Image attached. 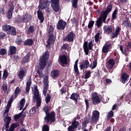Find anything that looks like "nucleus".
<instances>
[{"label":"nucleus","mask_w":131,"mask_h":131,"mask_svg":"<svg viewBox=\"0 0 131 131\" xmlns=\"http://www.w3.org/2000/svg\"><path fill=\"white\" fill-rule=\"evenodd\" d=\"M49 56L50 53H49V51H46L43 53L41 58H40L39 61V65L40 66V69H39V68H38V69H37L38 76L40 78L43 77V74L41 72V70H43L46 66H47V60L49 59Z\"/></svg>","instance_id":"nucleus-1"},{"label":"nucleus","mask_w":131,"mask_h":131,"mask_svg":"<svg viewBox=\"0 0 131 131\" xmlns=\"http://www.w3.org/2000/svg\"><path fill=\"white\" fill-rule=\"evenodd\" d=\"M92 101L94 105L99 104V103L101 102V99L98 96L97 93H94L92 94Z\"/></svg>","instance_id":"nucleus-10"},{"label":"nucleus","mask_w":131,"mask_h":131,"mask_svg":"<svg viewBox=\"0 0 131 131\" xmlns=\"http://www.w3.org/2000/svg\"><path fill=\"white\" fill-rule=\"evenodd\" d=\"M56 37L53 35H50L48 40L47 41L48 45H46L47 48H49L51 45H53L55 42Z\"/></svg>","instance_id":"nucleus-11"},{"label":"nucleus","mask_w":131,"mask_h":131,"mask_svg":"<svg viewBox=\"0 0 131 131\" xmlns=\"http://www.w3.org/2000/svg\"><path fill=\"white\" fill-rule=\"evenodd\" d=\"M21 93V89L19 87H16L14 92V96L15 97H17L18 95Z\"/></svg>","instance_id":"nucleus-34"},{"label":"nucleus","mask_w":131,"mask_h":131,"mask_svg":"<svg viewBox=\"0 0 131 131\" xmlns=\"http://www.w3.org/2000/svg\"><path fill=\"white\" fill-rule=\"evenodd\" d=\"M60 92H61L62 95H63V94H65V93H66V91H65V90H64V89H61Z\"/></svg>","instance_id":"nucleus-63"},{"label":"nucleus","mask_w":131,"mask_h":131,"mask_svg":"<svg viewBox=\"0 0 131 131\" xmlns=\"http://www.w3.org/2000/svg\"><path fill=\"white\" fill-rule=\"evenodd\" d=\"M112 11V5H110L106 7V9L104 11H102L101 15H102V17L103 18L104 20L107 19V16L110 12Z\"/></svg>","instance_id":"nucleus-6"},{"label":"nucleus","mask_w":131,"mask_h":131,"mask_svg":"<svg viewBox=\"0 0 131 131\" xmlns=\"http://www.w3.org/2000/svg\"><path fill=\"white\" fill-rule=\"evenodd\" d=\"M115 65V62H114V60L113 59H111L108 60L106 67L108 69H112L113 68V66Z\"/></svg>","instance_id":"nucleus-19"},{"label":"nucleus","mask_w":131,"mask_h":131,"mask_svg":"<svg viewBox=\"0 0 131 131\" xmlns=\"http://www.w3.org/2000/svg\"><path fill=\"white\" fill-rule=\"evenodd\" d=\"M37 16L39 20H40V23H42L45 20V17H43V15H42V12L40 10L37 11Z\"/></svg>","instance_id":"nucleus-21"},{"label":"nucleus","mask_w":131,"mask_h":131,"mask_svg":"<svg viewBox=\"0 0 131 131\" xmlns=\"http://www.w3.org/2000/svg\"><path fill=\"white\" fill-rule=\"evenodd\" d=\"M91 76V71H88L85 75V78H89Z\"/></svg>","instance_id":"nucleus-47"},{"label":"nucleus","mask_w":131,"mask_h":131,"mask_svg":"<svg viewBox=\"0 0 131 131\" xmlns=\"http://www.w3.org/2000/svg\"><path fill=\"white\" fill-rule=\"evenodd\" d=\"M9 75V74L8 73V71H7V70H4V74L3 76V79H6L7 77H8Z\"/></svg>","instance_id":"nucleus-41"},{"label":"nucleus","mask_w":131,"mask_h":131,"mask_svg":"<svg viewBox=\"0 0 131 131\" xmlns=\"http://www.w3.org/2000/svg\"><path fill=\"white\" fill-rule=\"evenodd\" d=\"M104 32L105 33H107L108 34H110L111 32H112V28L110 26H105L103 28Z\"/></svg>","instance_id":"nucleus-23"},{"label":"nucleus","mask_w":131,"mask_h":131,"mask_svg":"<svg viewBox=\"0 0 131 131\" xmlns=\"http://www.w3.org/2000/svg\"><path fill=\"white\" fill-rule=\"evenodd\" d=\"M31 86V77H29L27 80L26 91V93H29Z\"/></svg>","instance_id":"nucleus-18"},{"label":"nucleus","mask_w":131,"mask_h":131,"mask_svg":"<svg viewBox=\"0 0 131 131\" xmlns=\"http://www.w3.org/2000/svg\"><path fill=\"white\" fill-rule=\"evenodd\" d=\"M121 3L122 4H125V3H126L127 2V0H120Z\"/></svg>","instance_id":"nucleus-64"},{"label":"nucleus","mask_w":131,"mask_h":131,"mask_svg":"<svg viewBox=\"0 0 131 131\" xmlns=\"http://www.w3.org/2000/svg\"><path fill=\"white\" fill-rule=\"evenodd\" d=\"M127 50L130 51L131 50V43L129 42L127 46Z\"/></svg>","instance_id":"nucleus-55"},{"label":"nucleus","mask_w":131,"mask_h":131,"mask_svg":"<svg viewBox=\"0 0 131 131\" xmlns=\"http://www.w3.org/2000/svg\"><path fill=\"white\" fill-rule=\"evenodd\" d=\"M43 111L46 114V116L45 118V121L47 123L51 124V123L55 121V112H53L51 114H49V108L48 106H45L43 108Z\"/></svg>","instance_id":"nucleus-3"},{"label":"nucleus","mask_w":131,"mask_h":131,"mask_svg":"<svg viewBox=\"0 0 131 131\" xmlns=\"http://www.w3.org/2000/svg\"><path fill=\"white\" fill-rule=\"evenodd\" d=\"M97 61H94L93 62L91 63V64L90 65V68L91 69H95L96 67H97Z\"/></svg>","instance_id":"nucleus-36"},{"label":"nucleus","mask_w":131,"mask_h":131,"mask_svg":"<svg viewBox=\"0 0 131 131\" xmlns=\"http://www.w3.org/2000/svg\"><path fill=\"white\" fill-rule=\"evenodd\" d=\"M5 36H6V35L4 33H0V38H4Z\"/></svg>","instance_id":"nucleus-56"},{"label":"nucleus","mask_w":131,"mask_h":131,"mask_svg":"<svg viewBox=\"0 0 131 131\" xmlns=\"http://www.w3.org/2000/svg\"><path fill=\"white\" fill-rule=\"evenodd\" d=\"M114 113L113 111H111L108 113L107 117L108 118H112V117H113Z\"/></svg>","instance_id":"nucleus-52"},{"label":"nucleus","mask_w":131,"mask_h":131,"mask_svg":"<svg viewBox=\"0 0 131 131\" xmlns=\"http://www.w3.org/2000/svg\"><path fill=\"white\" fill-rule=\"evenodd\" d=\"M67 25V23L62 20H60L58 21L56 27L57 29L59 30H63L66 26Z\"/></svg>","instance_id":"nucleus-9"},{"label":"nucleus","mask_w":131,"mask_h":131,"mask_svg":"<svg viewBox=\"0 0 131 131\" xmlns=\"http://www.w3.org/2000/svg\"><path fill=\"white\" fill-rule=\"evenodd\" d=\"M23 114V112H21V113H19V114L14 116V120H15V121H17L18 120V119H19L20 117H21V116H22Z\"/></svg>","instance_id":"nucleus-43"},{"label":"nucleus","mask_w":131,"mask_h":131,"mask_svg":"<svg viewBox=\"0 0 131 131\" xmlns=\"http://www.w3.org/2000/svg\"><path fill=\"white\" fill-rule=\"evenodd\" d=\"M102 21H103L104 23H106V19H104V18L102 17V14H101L100 17L96 21V26H97L98 28H100V26L102 25Z\"/></svg>","instance_id":"nucleus-17"},{"label":"nucleus","mask_w":131,"mask_h":131,"mask_svg":"<svg viewBox=\"0 0 131 131\" xmlns=\"http://www.w3.org/2000/svg\"><path fill=\"white\" fill-rule=\"evenodd\" d=\"M72 125L74 126L75 128H76L77 126L79 125V122L76 121V117H75L73 119V120L72 121Z\"/></svg>","instance_id":"nucleus-30"},{"label":"nucleus","mask_w":131,"mask_h":131,"mask_svg":"<svg viewBox=\"0 0 131 131\" xmlns=\"http://www.w3.org/2000/svg\"><path fill=\"white\" fill-rule=\"evenodd\" d=\"M51 76L52 78H56L59 76V72L57 70H53L51 72Z\"/></svg>","instance_id":"nucleus-28"},{"label":"nucleus","mask_w":131,"mask_h":131,"mask_svg":"<svg viewBox=\"0 0 131 131\" xmlns=\"http://www.w3.org/2000/svg\"><path fill=\"white\" fill-rule=\"evenodd\" d=\"M53 31H54V28H53V26H50L49 29L48 30V33L50 35H53Z\"/></svg>","instance_id":"nucleus-44"},{"label":"nucleus","mask_w":131,"mask_h":131,"mask_svg":"<svg viewBox=\"0 0 131 131\" xmlns=\"http://www.w3.org/2000/svg\"><path fill=\"white\" fill-rule=\"evenodd\" d=\"M75 127L74 126H73L72 125L70 126L68 128V131H74V130L75 129Z\"/></svg>","instance_id":"nucleus-49"},{"label":"nucleus","mask_w":131,"mask_h":131,"mask_svg":"<svg viewBox=\"0 0 131 131\" xmlns=\"http://www.w3.org/2000/svg\"><path fill=\"white\" fill-rule=\"evenodd\" d=\"M74 70H75V72H76L77 74H78L79 72H78V68L77 66H74Z\"/></svg>","instance_id":"nucleus-53"},{"label":"nucleus","mask_w":131,"mask_h":131,"mask_svg":"<svg viewBox=\"0 0 131 131\" xmlns=\"http://www.w3.org/2000/svg\"><path fill=\"white\" fill-rule=\"evenodd\" d=\"M50 130V128L48 125H44L42 127V131H49Z\"/></svg>","instance_id":"nucleus-45"},{"label":"nucleus","mask_w":131,"mask_h":131,"mask_svg":"<svg viewBox=\"0 0 131 131\" xmlns=\"http://www.w3.org/2000/svg\"><path fill=\"white\" fill-rule=\"evenodd\" d=\"M106 83H111V82H112V81H111V80H110L109 79H107L106 80Z\"/></svg>","instance_id":"nucleus-60"},{"label":"nucleus","mask_w":131,"mask_h":131,"mask_svg":"<svg viewBox=\"0 0 131 131\" xmlns=\"http://www.w3.org/2000/svg\"><path fill=\"white\" fill-rule=\"evenodd\" d=\"M100 117V113L98 111L93 112V115L91 118L92 124H97Z\"/></svg>","instance_id":"nucleus-4"},{"label":"nucleus","mask_w":131,"mask_h":131,"mask_svg":"<svg viewBox=\"0 0 131 131\" xmlns=\"http://www.w3.org/2000/svg\"><path fill=\"white\" fill-rule=\"evenodd\" d=\"M77 3H78V0H72V4L73 7L76 9L77 8Z\"/></svg>","instance_id":"nucleus-39"},{"label":"nucleus","mask_w":131,"mask_h":131,"mask_svg":"<svg viewBox=\"0 0 131 131\" xmlns=\"http://www.w3.org/2000/svg\"><path fill=\"white\" fill-rule=\"evenodd\" d=\"M58 61L60 62V64H64L67 65V57L65 55H62L59 57Z\"/></svg>","instance_id":"nucleus-15"},{"label":"nucleus","mask_w":131,"mask_h":131,"mask_svg":"<svg viewBox=\"0 0 131 131\" xmlns=\"http://www.w3.org/2000/svg\"><path fill=\"white\" fill-rule=\"evenodd\" d=\"M90 65V62L88 60L83 61L80 64V69L81 70H84L88 68Z\"/></svg>","instance_id":"nucleus-12"},{"label":"nucleus","mask_w":131,"mask_h":131,"mask_svg":"<svg viewBox=\"0 0 131 131\" xmlns=\"http://www.w3.org/2000/svg\"><path fill=\"white\" fill-rule=\"evenodd\" d=\"M26 69H23L19 71L18 76L19 79H23V77L26 76Z\"/></svg>","instance_id":"nucleus-16"},{"label":"nucleus","mask_w":131,"mask_h":131,"mask_svg":"<svg viewBox=\"0 0 131 131\" xmlns=\"http://www.w3.org/2000/svg\"><path fill=\"white\" fill-rule=\"evenodd\" d=\"M45 101L47 104H48V103H49L50 101H51V96L49 95V94H48L47 97H46Z\"/></svg>","instance_id":"nucleus-46"},{"label":"nucleus","mask_w":131,"mask_h":131,"mask_svg":"<svg viewBox=\"0 0 131 131\" xmlns=\"http://www.w3.org/2000/svg\"><path fill=\"white\" fill-rule=\"evenodd\" d=\"M9 55L10 56H12V55H14L16 54V47L14 46H10L9 48Z\"/></svg>","instance_id":"nucleus-26"},{"label":"nucleus","mask_w":131,"mask_h":131,"mask_svg":"<svg viewBox=\"0 0 131 131\" xmlns=\"http://www.w3.org/2000/svg\"><path fill=\"white\" fill-rule=\"evenodd\" d=\"M51 6L55 12H59L60 10L59 0H51Z\"/></svg>","instance_id":"nucleus-7"},{"label":"nucleus","mask_w":131,"mask_h":131,"mask_svg":"<svg viewBox=\"0 0 131 131\" xmlns=\"http://www.w3.org/2000/svg\"><path fill=\"white\" fill-rule=\"evenodd\" d=\"M6 53H7V51L5 49H2L1 50L0 54L2 56H4V55H6Z\"/></svg>","instance_id":"nucleus-48"},{"label":"nucleus","mask_w":131,"mask_h":131,"mask_svg":"<svg viewBox=\"0 0 131 131\" xmlns=\"http://www.w3.org/2000/svg\"><path fill=\"white\" fill-rule=\"evenodd\" d=\"M40 4L38 6V9H45L48 8L50 6V2L49 0H39Z\"/></svg>","instance_id":"nucleus-8"},{"label":"nucleus","mask_w":131,"mask_h":131,"mask_svg":"<svg viewBox=\"0 0 131 131\" xmlns=\"http://www.w3.org/2000/svg\"><path fill=\"white\" fill-rule=\"evenodd\" d=\"M29 105V103L27 102L24 108H23V111H24V110H26V108H27L28 106Z\"/></svg>","instance_id":"nucleus-58"},{"label":"nucleus","mask_w":131,"mask_h":131,"mask_svg":"<svg viewBox=\"0 0 131 131\" xmlns=\"http://www.w3.org/2000/svg\"><path fill=\"white\" fill-rule=\"evenodd\" d=\"M30 59L29 55L27 54L23 59L22 63L23 64H25L26 62H28V60Z\"/></svg>","instance_id":"nucleus-35"},{"label":"nucleus","mask_w":131,"mask_h":131,"mask_svg":"<svg viewBox=\"0 0 131 131\" xmlns=\"http://www.w3.org/2000/svg\"><path fill=\"white\" fill-rule=\"evenodd\" d=\"M116 108H117V105L116 104H115L112 107V110H115Z\"/></svg>","instance_id":"nucleus-61"},{"label":"nucleus","mask_w":131,"mask_h":131,"mask_svg":"<svg viewBox=\"0 0 131 131\" xmlns=\"http://www.w3.org/2000/svg\"><path fill=\"white\" fill-rule=\"evenodd\" d=\"M93 46H94V44H93V41H92L89 44H88V42H84L83 49L86 55H89V50H92Z\"/></svg>","instance_id":"nucleus-5"},{"label":"nucleus","mask_w":131,"mask_h":131,"mask_svg":"<svg viewBox=\"0 0 131 131\" xmlns=\"http://www.w3.org/2000/svg\"><path fill=\"white\" fill-rule=\"evenodd\" d=\"M25 45L26 46H32L33 43V40L32 39H29L24 41Z\"/></svg>","instance_id":"nucleus-32"},{"label":"nucleus","mask_w":131,"mask_h":131,"mask_svg":"<svg viewBox=\"0 0 131 131\" xmlns=\"http://www.w3.org/2000/svg\"><path fill=\"white\" fill-rule=\"evenodd\" d=\"M128 78V75H127V74H126V73L123 74L121 78L122 83H125V81L127 80Z\"/></svg>","instance_id":"nucleus-27"},{"label":"nucleus","mask_w":131,"mask_h":131,"mask_svg":"<svg viewBox=\"0 0 131 131\" xmlns=\"http://www.w3.org/2000/svg\"><path fill=\"white\" fill-rule=\"evenodd\" d=\"M112 45L110 43L106 42L102 48V52L106 53L110 49H111Z\"/></svg>","instance_id":"nucleus-13"},{"label":"nucleus","mask_w":131,"mask_h":131,"mask_svg":"<svg viewBox=\"0 0 131 131\" xmlns=\"http://www.w3.org/2000/svg\"><path fill=\"white\" fill-rule=\"evenodd\" d=\"M99 40H100V33H97L95 36V42H98Z\"/></svg>","instance_id":"nucleus-40"},{"label":"nucleus","mask_w":131,"mask_h":131,"mask_svg":"<svg viewBox=\"0 0 131 131\" xmlns=\"http://www.w3.org/2000/svg\"><path fill=\"white\" fill-rule=\"evenodd\" d=\"M31 19V15L29 14H26L23 16L22 20L23 22H28Z\"/></svg>","instance_id":"nucleus-22"},{"label":"nucleus","mask_w":131,"mask_h":131,"mask_svg":"<svg viewBox=\"0 0 131 131\" xmlns=\"http://www.w3.org/2000/svg\"><path fill=\"white\" fill-rule=\"evenodd\" d=\"M94 24H95V21H91L89 23V24L88 25V28H92L93 26H94Z\"/></svg>","instance_id":"nucleus-50"},{"label":"nucleus","mask_w":131,"mask_h":131,"mask_svg":"<svg viewBox=\"0 0 131 131\" xmlns=\"http://www.w3.org/2000/svg\"><path fill=\"white\" fill-rule=\"evenodd\" d=\"M117 10L115 9L112 14V20H115L117 17Z\"/></svg>","instance_id":"nucleus-38"},{"label":"nucleus","mask_w":131,"mask_h":131,"mask_svg":"<svg viewBox=\"0 0 131 131\" xmlns=\"http://www.w3.org/2000/svg\"><path fill=\"white\" fill-rule=\"evenodd\" d=\"M47 91H48V89L47 88H44L43 90V94L45 96H47Z\"/></svg>","instance_id":"nucleus-54"},{"label":"nucleus","mask_w":131,"mask_h":131,"mask_svg":"<svg viewBox=\"0 0 131 131\" xmlns=\"http://www.w3.org/2000/svg\"><path fill=\"white\" fill-rule=\"evenodd\" d=\"M78 94L76 93H73L70 97V99L71 100H73L74 101H75V102H77V99H78Z\"/></svg>","instance_id":"nucleus-29"},{"label":"nucleus","mask_w":131,"mask_h":131,"mask_svg":"<svg viewBox=\"0 0 131 131\" xmlns=\"http://www.w3.org/2000/svg\"><path fill=\"white\" fill-rule=\"evenodd\" d=\"M33 95H34L33 99L34 100L36 101V106L32 107L30 111V114H35L36 113V108H38L41 104V99H40V96H39V92L38 90H37V86L36 85H34L32 88Z\"/></svg>","instance_id":"nucleus-2"},{"label":"nucleus","mask_w":131,"mask_h":131,"mask_svg":"<svg viewBox=\"0 0 131 131\" xmlns=\"http://www.w3.org/2000/svg\"><path fill=\"white\" fill-rule=\"evenodd\" d=\"M0 12L2 14H5V9L4 8L1 9Z\"/></svg>","instance_id":"nucleus-62"},{"label":"nucleus","mask_w":131,"mask_h":131,"mask_svg":"<svg viewBox=\"0 0 131 131\" xmlns=\"http://www.w3.org/2000/svg\"><path fill=\"white\" fill-rule=\"evenodd\" d=\"M74 37H75V35L74 34V33H73V32H71L64 38V40H66L67 41H73Z\"/></svg>","instance_id":"nucleus-14"},{"label":"nucleus","mask_w":131,"mask_h":131,"mask_svg":"<svg viewBox=\"0 0 131 131\" xmlns=\"http://www.w3.org/2000/svg\"><path fill=\"white\" fill-rule=\"evenodd\" d=\"M3 30L4 31H6L7 33H8L9 30H10V28H11V27L9 25H4L3 26Z\"/></svg>","instance_id":"nucleus-37"},{"label":"nucleus","mask_w":131,"mask_h":131,"mask_svg":"<svg viewBox=\"0 0 131 131\" xmlns=\"http://www.w3.org/2000/svg\"><path fill=\"white\" fill-rule=\"evenodd\" d=\"M85 102L86 105V109H89V101H88L87 100H85Z\"/></svg>","instance_id":"nucleus-57"},{"label":"nucleus","mask_w":131,"mask_h":131,"mask_svg":"<svg viewBox=\"0 0 131 131\" xmlns=\"http://www.w3.org/2000/svg\"><path fill=\"white\" fill-rule=\"evenodd\" d=\"M7 33L8 34H11V35H16V29L13 27H10Z\"/></svg>","instance_id":"nucleus-25"},{"label":"nucleus","mask_w":131,"mask_h":131,"mask_svg":"<svg viewBox=\"0 0 131 131\" xmlns=\"http://www.w3.org/2000/svg\"><path fill=\"white\" fill-rule=\"evenodd\" d=\"M28 31L29 33H32V32H34V29H33V27L32 26L30 27Z\"/></svg>","instance_id":"nucleus-51"},{"label":"nucleus","mask_w":131,"mask_h":131,"mask_svg":"<svg viewBox=\"0 0 131 131\" xmlns=\"http://www.w3.org/2000/svg\"><path fill=\"white\" fill-rule=\"evenodd\" d=\"M120 50L122 52V54H124V52L123 51V48L122 47V46H120Z\"/></svg>","instance_id":"nucleus-59"},{"label":"nucleus","mask_w":131,"mask_h":131,"mask_svg":"<svg viewBox=\"0 0 131 131\" xmlns=\"http://www.w3.org/2000/svg\"><path fill=\"white\" fill-rule=\"evenodd\" d=\"M14 10V6L12 5L10 7L8 13H7V18L8 19H11V18H12V17L13 16V11Z\"/></svg>","instance_id":"nucleus-20"},{"label":"nucleus","mask_w":131,"mask_h":131,"mask_svg":"<svg viewBox=\"0 0 131 131\" xmlns=\"http://www.w3.org/2000/svg\"><path fill=\"white\" fill-rule=\"evenodd\" d=\"M2 87L4 92H7V91H8V84L7 83L4 82L3 84Z\"/></svg>","instance_id":"nucleus-42"},{"label":"nucleus","mask_w":131,"mask_h":131,"mask_svg":"<svg viewBox=\"0 0 131 131\" xmlns=\"http://www.w3.org/2000/svg\"><path fill=\"white\" fill-rule=\"evenodd\" d=\"M120 32V28L119 27H117L116 28V31L115 32H114L112 35V38H115V37H116L117 35L119 34V32Z\"/></svg>","instance_id":"nucleus-24"},{"label":"nucleus","mask_w":131,"mask_h":131,"mask_svg":"<svg viewBox=\"0 0 131 131\" xmlns=\"http://www.w3.org/2000/svg\"><path fill=\"white\" fill-rule=\"evenodd\" d=\"M24 106H25V99L23 98L19 101V107H20L19 110H22L24 107Z\"/></svg>","instance_id":"nucleus-31"},{"label":"nucleus","mask_w":131,"mask_h":131,"mask_svg":"<svg viewBox=\"0 0 131 131\" xmlns=\"http://www.w3.org/2000/svg\"><path fill=\"white\" fill-rule=\"evenodd\" d=\"M123 25L125 26L126 28H130L131 27L130 23H129L127 19H125L123 22Z\"/></svg>","instance_id":"nucleus-33"}]
</instances>
